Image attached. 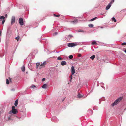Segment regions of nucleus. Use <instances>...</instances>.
Instances as JSON below:
<instances>
[{
  "instance_id": "1",
  "label": "nucleus",
  "mask_w": 126,
  "mask_h": 126,
  "mask_svg": "<svg viewBox=\"0 0 126 126\" xmlns=\"http://www.w3.org/2000/svg\"><path fill=\"white\" fill-rule=\"evenodd\" d=\"M123 98L122 97L118 98L111 104V105L113 106L114 105H117L122 100Z\"/></svg>"
},
{
  "instance_id": "2",
  "label": "nucleus",
  "mask_w": 126,
  "mask_h": 126,
  "mask_svg": "<svg viewBox=\"0 0 126 126\" xmlns=\"http://www.w3.org/2000/svg\"><path fill=\"white\" fill-rule=\"evenodd\" d=\"M28 67L30 70L33 71L34 67V64L32 63H30L28 65Z\"/></svg>"
},
{
  "instance_id": "3",
  "label": "nucleus",
  "mask_w": 126,
  "mask_h": 126,
  "mask_svg": "<svg viewBox=\"0 0 126 126\" xmlns=\"http://www.w3.org/2000/svg\"><path fill=\"white\" fill-rule=\"evenodd\" d=\"M77 45L76 44L73 43H69L68 44V46L69 47H72Z\"/></svg>"
},
{
  "instance_id": "4",
  "label": "nucleus",
  "mask_w": 126,
  "mask_h": 126,
  "mask_svg": "<svg viewBox=\"0 0 126 126\" xmlns=\"http://www.w3.org/2000/svg\"><path fill=\"white\" fill-rule=\"evenodd\" d=\"M51 120L55 122H57L58 121V119L56 117H53L51 119Z\"/></svg>"
},
{
  "instance_id": "5",
  "label": "nucleus",
  "mask_w": 126,
  "mask_h": 126,
  "mask_svg": "<svg viewBox=\"0 0 126 126\" xmlns=\"http://www.w3.org/2000/svg\"><path fill=\"white\" fill-rule=\"evenodd\" d=\"M19 22L21 25L22 26L23 25V21L22 18H20L19 19Z\"/></svg>"
},
{
  "instance_id": "6",
  "label": "nucleus",
  "mask_w": 126,
  "mask_h": 126,
  "mask_svg": "<svg viewBox=\"0 0 126 126\" xmlns=\"http://www.w3.org/2000/svg\"><path fill=\"white\" fill-rule=\"evenodd\" d=\"M17 113V109L14 110L13 111H10L9 112V114H11V113L14 114H16Z\"/></svg>"
},
{
  "instance_id": "7",
  "label": "nucleus",
  "mask_w": 126,
  "mask_h": 126,
  "mask_svg": "<svg viewBox=\"0 0 126 126\" xmlns=\"http://www.w3.org/2000/svg\"><path fill=\"white\" fill-rule=\"evenodd\" d=\"M15 18L14 16H13L11 20V25H12L13 23H15Z\"/></svg>"
},
{
  "instance_id": "8",
  "label": "nucleus",
  "mask_w": 126,
  "mask_h": 126,
  "mask_svg": "<svg viewBox=\"0 0 126 126\" xmlns=\"http://www.w3.org/2000/svg\"><path fill=\"white\" fill-rule=\"evenodd\" d=\"M71 72L72 75H74L75 73V71L74 66H72L71 68Z\"/></svg>"
},
{
  "instance_id": "9",
  "label": "nucleus",
  "mask_w": 126,
  "mask_h": 126,
  "mask_svg": "<svg viewBox=\"0 0 126 126\" xmlns=\"http://www.w3.org/2000/svg\"><path fill=\"white\" fill-rule=\"evenodd\" d=\"M66 62L65 61H62L61 62V64L62 66H64L66 65Z\"/></svg>"
},
{
  "instance_id": "10",
  "label": "nucleus",
  "mask_w": 126,
  "mask_h": 126,
  "mask_svg": "<svg viewBox=\"0 0 126 126\" xmlns=\"http://www.w3.org/2000/svg\"><path fill=\"white\" fill-rule=\"evenodd\" d=\"M111 3H110L106 7V10H108L111 7Z\"/></svg>"
},
{
  "instance_id": "11",
  "label": "nucleus",
  "mask_w": 126,
  "mask_h": 126,
  "mask_svg": "<svg viewBox=\"0 0 126 126\" xmlns=\"http://www.w3.org/2000/svg\"><path fill=\"white\" fill-rule=\"evenodd\" d=\"M18 99H16L14 103V105L16 107L18 104Z\"/></svg>"
},
{
  "instance_id": "12",
  "label": "nucleus",
  "mask_w": 126,
  "mask_h": 126,
  "mask_svg": "<svg viewBox=\"0 0 126 126\" xmlns=\"http://www.w3.org/2000/svg\"><path fill=\"white\" fill-rule=\"evenodd\" d=\"M72 23L74 24H76L78 22V20L77 19H75L74 21H72Z\"/></svg>"
},
{
  "instance_id": "13",
  "label": "nucleus",
  "mask_w": 126,
  "mask_h": 126,
  "mask_svg": "<svg viewBox=\"0 0 126 126\" xmlns=\"http://www.w3.org/2000/svg\"><path fill=\"white\" fill-rule=\"evenodd\" d=\"M47 85L46 84H43V86H42V88L44 89L46 88L47 87Z\"/></svg>"
},
{
  "instance_id": "14",
  "label": "nucleus",
  "mask_w": 126,
  "mask_h": 126,
  "mask_svg": "<svg viewBox=\"0 0 126 126\" xmlns=\"http://www.w3.org/2000/svg\"><path fill=\"white\" fill-rule=\"evenodd\" d=\"M47 62L46 61H45L43 62L42 63H41L40 64L41 66H44L47 64Z\"/></svg>"
},
{
  "instance_id": "15",
  "label": "nucleus",
  "mask_w": 126,
  "mask_h": 126,
  "mask_svg": "<svg viewBox=\"0 0 126 126\" xmlns=\"http://www.w3.org/2000/svg\"><path fill=\"white\" fill-rule=\"evenodd\" d=\"M83 96L80 94H78L77 95V97L79 98H80Z\"/></svg>"
},
{
  "instance_id": "16",
  "label": "nucleus",
  "mask_w": 126,
  "mask_h": 126,
  "mask_svg": "<svg viewBox=\"0 0 126 126\" xmlns=\"http://www.w3.org/2000/svg\"><path fill=\"white\" fill-rule=\"evenodd\" d=\"M95 55H93L92 56H91L90 57V58L92 60H93L94 59V58H95Z\"/></svg>"
},
{
  "instance_id": "17",
  "label": "nucleus",
  "mask_w": 126,
  "mask_h": 126,
  "mask_svg": "<svg viewBox=\"0 0 126 126\" xmlns=\"http://www.w3.org/2000/svg\"><path fill=\"white\" fill-rule=\"evenodd\" d=\"M91 44L93 45H94V44L96 45L97 44V43L96 42V41L94 40L92 42Z\"/></svg>"
},
{
  "instance_id": "18",
  "label": "nucleus",
  "mask_w": 126,
  "mask_h": 126,
  "mask_svg": "<svg viewBox=\"0 0 126 126\" xmlns=\"http://www.w3.org/2000/svg\"><path fill=\"white\" fill-rule=\"evenodd\" d=\"M93 24H90L88 25V26L90 28H92L93 27Z\"/></svg>"
},
{
  "instance_id": "19",
  "label": "nucleus",
  "mask_w": 126,
  "mask_h": 126,
  "mask_svg": "<svg viewBox=\"0 0 126 126\" xmlns=\"http://www.w3.org/2000/svg\"><path fill=\"white\" fill-rule=\"evenodd\" d=\"M88 112L89 113H90L91 115L92 114V111L90 110H88Z\"/></svg>"
},
{
  "instance_id": "20",
  "label": "nucleus",
  "mask_w": 126,
  "mask_h": 126,
  "mask_svg": "<svg viewBox=\"0 0 126 126\" xmlns=\"http://www.w3.org/2000/svg\"><path fill=\"white\" fill-rule=\"evenodd\" d=\"M22 70V71L24 72L25 70V67L24 66H23L21 68Z\"/></svg>"
},
{
  "instance_id": "21",
  "label": "nucleus",
  "mask_w": 126,
  "mask_h": 126,
  "mask_svg": "<svg viewBox=\"0 0 126 126\" xmlns=\"http://www.w3.org/2000/svg\"><path fill=\"white\" fill-rule=\"evenodd\" d=\"M97 18V17H95L91 19L90 20V21H94V20H95V19H96Z\"/></svg>"
},
{
  "instance_id": "22",
  "label": "nucleus",
  "mask_w": 126,
  "mask_h": 126,
  "mask_svg": "<svg viewBox=\"0 0 126 126\" xmlns=\"http://www.w3.org/2000/svg\"><path fill=\"white\" fill-rule=\"evenodd\" d=\"M112 21L115 22L116 21V20L114 17H113L112 18Z\"/></svg>"
},
{
  "instance_id": "23",
  "label": "nucleus",
  "mask_w": 126,
  "mask_h": 126,
  "mask_svg": "<svg viewBox=\"0 0 126 126\" xmlns=\"http://www.w3.org/2000/svg\"><path fill=\"white\" fill-rule=\"evenodd\" d=\"M16 109H15V106H13L12 107V110L11 111H13L14 110H16Z\"/></svg>"
},
{
  "instance_id": "24",
  "label": "nucleus",
  "mask_w": 126,
  "mask_h": 126,
  "mask_svg": "<svg viewBox=\"0 0 126 126\" xmlns=\"http://www.w3.org/2000/svg\"><path fill=\"white\" fill-rule=\"evenodd\" d=\"M96 108V110H97L98 109V107L96 106H94L93 108V110L95 109V108Z\"/></svg>"
},
{
  "instance_id": "25",
  "label": "nucleus",
  "mask_w": 126,
  "mask_h": 126,
  "mask_svg": "<svg viewBox=\"0 0 126 126\" xmlns=\"http://www.w3.org/2000/svg\"><path fill=\"white\" fill-rule=\"evenodd\" d=\"M40 65V64L39 63H36L37 65V69L38 67V66H39Z\"/></svg>"
},
{
  "instance_id": "26",
  "label": "nucleus",
  "mask_w": 126,
  "mask_h": 126,
  "mask_svg": "<svg viewBox=\"0 0 126 126\" xmlns=\"http://www.w3.org/2000/svg\"><path fill=\"white\" fill-rule=\"evenodd\" d=\"M54 16L55 17H59L60 16V15L59 14L56 15L55 14H54Z\"/></svg>"
},
{
  "instance_id": "27",
  "label": "nucleus",
  "mask_w": 126,
  "mask_h": 126,
  "mask_svg": "<svg viewBox=\"0 0 126 126\" xmlns=\"http://www.w3.org/2000/svg\"><path fill=\"white\" fill-rule=\"evenodd\" d=\"M5 18V17L3 16H2L0 17V19H3V20Z\"/></svg>"
},
{
  "instance_id": "28",
  "label": "nucleus",
  "mask_w": 126,
  "mask_h": 126,
  "mask_svg": "<svg viewBox=\"0 0 126 126\" xmlns=\"http://www.w3.org/2000/svg\"><path fill=\"white\" fill-rule=\"evenodd\" d=\"M6 83L7 84H8L9 83V81L8 79H6Z\"/></svg>"
},
{
  "instance_id": "29",
  "label": "nucleus",
  "mask_w": 126,
  "mask_h": 126,
  "mask_svg": "<svg viewBox=\"0 0 126 126\" xmlns=\"http://www.w3.org/2000/svg\"><path fill=\"white\" fill-rule=\"evenodd\" d=\"M73 56L72 55H70L69 56V58L70 59H72L73 58Z\"/></svg>"
},
{
  "instance_id": "30",
  "label": "nucleus",
  "mask_w": 126,
  "mask_h": 126,
  "mask_svg": "<svg viewBox=\"0 0 126 126\" xmlns=\"http://www.w3.org/2000/svg\"><path fill=\"white\" fill-rule=\"evenodd\" d=\"M19 38V36H17L15 38V39L17 40V41H18Z\"/></svg>"
},
{
  "instance_id": "31",
  "label": "nucleus",
  "mask_w": 126,
  "mask_h": 126,
  "mask_svg": "<svg viewBox=\"0 0 126 126\" xmlns=\"http://www.w3.org/2000/svg\"><path fill=\"white\" fill-rule=\"evenodd\" d=\"M11 119V118L10 117H9L8 118L6 119V120L7 121H9Z\"/></svg>"
},
{
  "instance_id": "32",
  "label": "nucleus",
  "mask_w": 126,
  "mask_h": 126,
  "mask_svg": "<svg viewBox=\"0 0 126 126\" xmlns=\"http://www.w3.org/2000/svg\"><path fill=\"white\" fill-rule=\"evenodd\" d=\"M31 87L32 88H35L36 87L34 85H31Z\"/></svg>"
},
{
  "instance_id": "33",
  "label": "nucleus",
  "mask_w": 126,
  "mask_h": 126,
  "mask_svg": "<svg viewBox=\"0 0 126 126\" xmlns=\"http://www.w3.org/2000/svg\"><path fill=\"white\" fill-rule=\"evenodd\" d=\"M57 59L58 60H59L62 59V58L60 57L59 56L58 57Z\"/></svg>"
},
{
  "instance_id": "34",
  "label": "nucleus",
  "mask_w": 126,
  "mask_h": 126,
  "mask_svg": "<svg viewBox=\"0 0 126 126\" xmlns=\"http://www.w3.org/2000/svg\"><path fill=\"white\" fill-rule=\"evenodd\" d=\"M58 32H56L54 33L53 34V35L54 36L58 34Z\"/></svg>"
},
{
  "instance_id": "35",
  "label": "nucleus",
  "mask_w": 126,
  "mask_h": 126,
  "mask_svg": "<svg viewBox=\"0 0 126 126\" xmlns=\"http://www.w3.org/2000/svg\"><path fill=\"white\" fill-rule=\"evenodd\" d=\"M11 33L10 31L9 30V29H8L7 30V35L8 34V33Z\"/></svg>"
},
{
  "instance_id": "36",
  "label": "nucleus",
  "mask_w": 126,
  "mask_h": 126,
  "mask_svg": "<svg viewBox=\"0 0 126 126\" xmlns=\"http://www.w3.org/2000/svg\"><path fill=\"white\" fill-rule=\"evenodd\" d=\"M122 45H126V42H123L122 43Z\"/></svg>"
},
{
  "instance_id": "37",
  "label": "nucleus",
  "mask_w": 126,
  "mask_h": 126,
  "mask_svg": "<svg viewBox=\"0 0 126 126\" xmlns=\"http://www.w3.org/2000/svg\"><path fill=\"white\" fill-rule=\"evenodd\" d=\"M78 57H81V54H79L78 55Z\"/></svg>"
},
{
  "instance_id": "38",
  "label": "nucleus",
  "mask_w": 126,
  "mask_h": 126,
  "mask_svg": "<svg viewBox=\"0 0 126 126\" xmlns=\"http://www.w3.org/2000/svg\"><path fill=\"white\" fill-rule=\"evenodd\" d=\"M114 1V0H111V2L110 3H111H111H113Z\"/></svg>"
},
{
  "instance_id": "39",
  "label": "nucleus",
  "mask_w": 126,
  "mask_h": 126,
  "mask_svg": "<svg viewBox=\"0 0 126 126\" xmlns=\"http://www.w3.org/2000/svg\"><path fill=\"white\" fill-rule=\"evenodd\" d=\"M5 20H4V19L2 21V24H3L5 22Z\"/></svg>"
},
{
  "instance_id": "40",
  "label": "nucleus",
  "mask_w": 126,
  "mask_h": 126,
  "mask_svg": "<svg viewBox=\"0 0 126 126\" xmlns=\"http://www.w3.org/2000/svg\"><path fill=\"white\" fill-rule=\"evenodd\" d=\"M72 37V35H70L68 36V37L69 38H71Z\"/></svg>"
},
{
  "instance_id": "41",
  "label": "nucleus",
  "mask_w": 126,
  "mask_h": 126,
  "mask_svg": "<svg viewBox=\"0 0 126 126\" xmlns=\"http://www.w3.org/2000/svg\"><path fill=\"white\" fill-rule=\"evenodd\" d=\"M1 52H0V56L1 57H3V56L4 55V54H3V55H1Z\"/></svg>"
},
{
  "instance_id": "42",
  "label": "nucleus",
  "mask_w": 126,
  "mask_h": 126,
  "mask_svg": "<svg viewBox=\"0 0 126 126\" xmlns=\"http://www.w3.org/2000/svg\"><path fill=\"white\" fill-rule=\"evenodd\" d=\"M45 80V78H43L42 79V81H44Z\"/></svg>"
},
{
  "instance_id": "43",
  "label": "nucleus",
  "mask_w": 126,
  "mask_h": 126,
  "mask_svg": "<svg viewBox=\"0 0 126 126\" xmlns=\"http://www.w3.org/2000/svg\"><path fill=\"white\" fill-rule=\"evenodd\" d=\"M79 32H83V30H79Z\"/></svg>"
},
{
  "instance_id": "44",
  "label": "nucleus",
  "mask_w": 126,
  "mask_h": 126,
  "mask_svg": "<svg viewBox=\"0 0 126 126\" xmlns=\"http://www.w3.org/2000/svg\"><path fill=\"white\" fill-rule=\"evenodd\" d=\"M72 75H71L70 76V78L71 79V80L72 79Z\"/></svg>"
},
{
  "instance_id": "45",
  "label": "nucleus",
  "mask_w": 126,
  "mask_h": 126,
  "mask_svg": "<svg viewBox=\"0 0 126 126\" xmlns=\"http://www.w3.org/2000/svg\"><path fill=\"white\" fill-rule=\"evenodd\" d=\"M11 91H14L15 90V89L14 88H12L11 90Z\"/></svg>"
},
{
  "instance_id": "46",
  "label": "nucleus",
  "mask_w": 126,
  "mask_h": 126,
  "mask_svg": "<svg viewBox=\"0 0 126 126\" xmlns=\"http://www.w3.org/2000/svg\"><path fill=\"white\" fill-rule=\"evenodd\" d=\"M1 33H2V32L0 30V34L1 36Z\"/></svg>"
},
{
  "instance_id": "47",
  "label": "nucleus",
  "mask_w": 126,
  "mask_h": 126,
  "mask_svg": "<svg viewBox=\"0 0 126 126\" xmlns=\"http://www.w3.org/2000/svg\"><path fill=\"white\" fill-rule=\"evenodd\" d=\"M99 27H100V28L102 29H103L104 28V27L101 26H99Z\"/></svg>"
},
{
  "instance_id": "48",
  "label": "nucleus",
  "mask_w": 126,
  "mask_h": 126,
  "mask_svg": "<svg viewBox=\"0 0 126 126\" xmlns=\"http://www.w3.org/2000/svg\"><path fill=\"white\" fill-rule=\"evenodd\" d=\"M101 86L104 89H105V88L104 87H103V86H102V85H101Z\"/></svg>"
},
{
  "instance_id": "49",
  "label": "nucleus",
  "mask_w": 126,
  "mask_h": 126,
  "mask_svg": "<svg viewBox=\"0 0 126 126\" xmlns=\"http://www.w3.org/2000/svg\"><path fill=\"white\" fill-rule=\"evenodd\" d=\"M101 85H104V84L102 83H101Z\"/></svg>"
},
{
  "instance_id": "50",
  "label": "nucleus",
  "mask_w": 126,
  "mask_h": 126,
  "mask_svg": "<svg viewBox=\"0 0 126 126\" xmlns=\"http://www.w3.org/2000/svg\"><path fill=\"white\" fill-rule=\"evenodd\" d=\"M64 99H65V98H64V99H63L62 100V101H64Z\"/></svg>"
},
{
  "instance_id": "51",
  "label": "nucleus",
  "mask_w": 126,
  "mask_h": 126,
  "mask_svg": "<svg viewBox=\"0 0 126 126\" xmlns=\"http://www.w3.org/2000/svg\"><path fill=\"white\" fill-rule=\"evenodd\" d=\"M5 16L6 17H7V14H6L5 15Z\"/></svg>"
},
{
  "instance_id": "52",
  "label": "nucleus",
  "mask_w": 126,
  "mask_h": 126,
  "mask_svg": "<svg viewBox=\"0 0 126 126\" xmlns=\"http://www.w3.org/2000/svg\"><path fill=\"white\" fill-rule=\"evenodd\" d=\"M124 52L126 53V49H125L124 50Z\"/></svg>"
},
{
  "instance_id": "53",
  "label": "nucleus",
  "mask_w": 126,
  "mask_h": 126,
  "mask_svg": "<svg viewBox=\"0 0 126 126\" xmlns=\"http://www.w3.org/2000/svg\"><path fill=\"white\" fill-rule=\"evenodd\" d=\"M99 104H100L101 103V101H99Z\"/></svg>"
},
{
  "instance_id": "54",
  "label": "nucleus",
  "mask_w": 126,
  "mask_h": 126,
  "mask_svg": "<svg viewBox=\"0 0 126 126\" xmlns=\"http://www.w3.org/2000/svg\"><path fill=\"white\" fill-rule=\"evenodd\" d=\"M92 91H93V90H92L90 91V93H91V92H92Z\"/></svg>"
},
{
  "instance_id": "55",
  "label": "nucleus",
  "mask_w": 126,
  "mask_h": 126,
  "mask_svg": "<svg viewBox=\"0 0 126 126\" xmlns=\"http://www.w3.org/2000/svg\"><path fill=\"white\" fill-rule=\"evenodd\" d=\"M86 87H87L88 86L87 85V84H86Z\"/></svg>"
},
{
  "instance_id": "56",
  "label": "nucleus",
  "mask_w": 126,
  "mask_h": 126,
  "mask_svg": "<svg viewBox=\"0 0 126 126\" xmlns=\"http://www.w3.org/2000/svg\"><path fill=\"white\" fill-rule=\"evenodd\" d=\"M2 20H0V21H1Z\"/></svg>"
},
{
  "instance_id": "57",
  "label": "nucleus",
  "mask_w": 126,
  "mask_h": 126,
  "mask_svg": "<svg viewBox=\"0 0 126 126\" xmlns=\"http://www.w3.org/2000/svg\"><path fill=\"white\" fill-rule=\"evenodd\" d=\"M26 74H27V73H28V72H26Z\"/></svg>"
},
{
  "instance_id": "58",
  "label": "nucleus",
  "mask_w": 126,
  "mask_h": 126,
  "mask_svg": "<svg viewBox=\"0 0 126 126\" xmlns=\"http://www.w3.org/2000/svg\"><path fill=\"white\" fill-rule=\"evenodd\" d=\"M43 40H46L45 39H43Z\"/></svg>"
},
{
  "instance_id": "59",
  "label": "nucleus",
  "mask_w": 126,
  "mask_h": 126,
  "mask_svg": "<svg viewBox=\"0 0 126 126\" xmlns=\"http://www.w3.org/2000/svg\"><path fill=\"white\" fill-rule=\"evenodd\" d=\"M104 100V99H103V100Z\"/></svg>"
},
{
  "instance_id": "60",
  "label": "nucleus",
  "mask_w": 126,
  "mask_h": 126,
  "mask_svg": "<svg viewBox=\"0 0 126 126\" xmlns=\"http://www.w3.org/2000/svg\"><path fill=\"white\" fill-rule=\"evenodd\" d=\"M20 118H19V119H20Z\"/></svg>"
},
{
  "instance_id": "61",
  "label": "nucleus",
  "mask_w": 126,
  "mask_h": 126,
  "mask_svg": "<svg viewBox=\"0 0 126 126\" xmlns=\"http://www.w3.org/2000/svg\"><path fill=\"white\" fill-rule=\"evenodd\" d=\"M100 99H99V100H100Z\"/></svg>"
},
{
  "instance_id": "62",
  "label": "nucleus",
  "mask_w": 126,
  "mask_h": 126,
  "mask_svg": "<svg viewBox=\"0 0 126 126\" xmlns=\"http://www.w3.org/2000/svg\"><path fill=\"white\" fill-rule=\"evenodd\" d=\"M57 53H58V52H57Z\"/></svg>"
},
{
  "instance_id": "63",
  "label": "nucleus",
  "mask_w": 126,
  "mask_h": 126,
  "mask_svg": "<svg viewBox=\"0 0 126 126\" xmlns=\"http://www.w3.org/2000/svg\"><path fill=\"white\" fill-rule=\"evenodd\" d=\"M126 109V108L125 109Z\"/></svg>"
}]
</instances>
